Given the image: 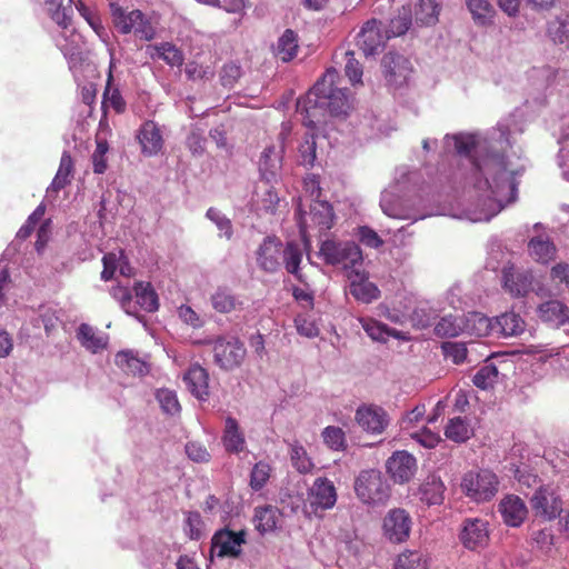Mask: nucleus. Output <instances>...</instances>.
<instances>
[{"instance_id":"obj_1","label":"nucleus","mask_w":569,"mask_h":569,"mask_svg":"<svg viewBox=\"0 0 569 569\" xmlns=\"http://www.w3.org/2000/svg\"><path fill=\"white\" fill-rule=\"evenodd\" d=\"M339 73L328 69L303 98L297 101V112L303 126L315 129L327 121V116L347 117L353 109V97L348 89L337 87Z\"/></svg>"},{"instance_id":"obj_2","label":"nucleus","mask_w":569,"mask_h":569,"mask_svg":"<svg viewBox=\"0 0 569 569\" xmlns=\"http://www.w3.org/2000/svg\"><path fill=\"white\" fill-rule=\"evenodd\" d=\"M477 172L483 177L476 181L479 190H490L497 194L500 187L507 184L511 191L512 200L517 191L512 177L508 173L507 157L501 152L487 154L483 159L472 161Z\"/></svg>"},{"instance_id":"obj_3","label":"nucleus","mask_w":569,"mask_h":569,"mask_svg":"<svg viewBox=\"0 0 569 569\" xmlns=\"http://www.w3.org/2000/svg\"><path fill=\"white\" fill-rule=\"evenodd\" d=\"M110 16L116 30L121 34L133 33V36L143 41H151L156 38V28L150 18L141 10H128L119 3L109 2Z\"/></svg>"},{"instance_id":"obj_4","label":"nucleus","mask_w":569,"mask_h":569,"mask_svg":"<svg viewBox=\"0 0 569 569\" xmlns=\"http://www.w3.org/2000/svg\"><path fill=\"white\" fill-rule=\"evenodd\" d=\"M319 257L326 264L340 266L347 273L362 267L363 263L362 251L353 241L327 239L320 244Z\"/></svg>"},{"instance_id":"obj_5","label":"nucleus","mask_w":569,"mask_h":569,"mask_svg":"<svg viewBox=\"0 0 569 569\" xmlns=\"http://www.w3.org/2000/svg\"><path fill=\"white\" fill-rule=\"evenodd\" d=\"M353 489L357 498L368 506L386 505L390 498V486L377 469L360 471L355 479Z\"/></svg>"},{"instance_id":"obj_6","label":"nucleus","mask_w":569,"mask_h":569,"mask_svg":"<svg viewBox=\"0 0 569 569\" xmlns=\"http://www.w3.org/2000/svg\"><path fill=\"white\" fill-rule=\"evenodd\" d=\"M531 510L537 519L551 522L563 512V500L551 485H540L529 499Z\"/></svg>"},{"instance_id":"obj_7","label":"nucleus","mask_w":569,"mask_h":569,"mask_svg":"<svg viewBox=\"0 0 569 569\" xmlns=\"http://www.w3.org/2000/svg\"><path fill=\"white\" fill-rule=\"evenodd\" d=\"M499 480L490 470L469 471L461 481V489L476 502L491 500L498 492Z\"/></svg>"},{"instance_id":"obj_8","label":"nucleus","mask_w":569,"mask_h":569,"mask_svg":"<svg viewBox=\"0 0 569 569\" xmlns=\"http://www.w3.org/2000/svg\"><path fill=\"white\" fill-rule=\"evenodd\" d=\"M212 353L214 363L221 370L233 371L243 363L247 349L238 338L219 337L213 341Z\"/></svg>"},{"instance_id":"obj_9","label":"nucleus","mask_w":569,"mask_h":569,"mask_svg":"<svg viewBox=\"0 0 569 569\" xmlns=\"http://www.w3.org/2000/svg\"><path fill=\"white\" fill-rule=\"evenodd\" d=\"M246 543V531L234 532L223 528L214 532L211 539V557L238 558L241 555V546Z\"/></svg>"},{"instance_id":"obj_10","label":"nucleus","mask_w":569,"mask_h":569,"mask_svg":"<svg viewBox=\"0 0 569 569\" xmlns=\"http://www.w3.org/2000/svg\"><path fill=\"white\" fill-rule=\"evenodd\" d=\"M411 526L412 520L409 512L402 508H395L389 510L383 518V535L389 541L401 543L408 540Z\"/></svg>"},{"instance_id":"obj_11","label":"nucleus","mask_w":569,"mask_h":569,"mask_svg":"<svg viewBox=\"0 0 569 569\" xmlns=\"http://www.w3.org/2000/svg\"><path fill=\"white\" fill-rule=\"evenodd\" d=\"M489 523L480 518H467L461 525L459 539L465 548L479 550L489 542Z\"/></svg>"},{"instance_id":"obj_12","label":"nucleus","mask_w":569,"mask_h":569,"mask_svg":"<svg viewBox=\"0 0 569 569\" xmlns=\"http://www.w3.org/2000/svg\"><path fill=\"white\" fill-rule=\"evenodd\" d=\"M382 68L386 81L396 88L406 84L412 72L409 59L395 52L383 56Z\"/></svg>"},{"instance_id":"obj_13","label":"nucleus","mask_w":569,"mask_h":569,"mask_svg":"<svg viewBox=\"0 0 569 569\" xmlns=\"http://www.w3.org/2000/svg\"><path fill=\"white\" fill-rule=\"evenodd\" d=\"M380 27L381 22L377 19L368 20L357 36V46L367 57L378 53L390 39Z\"/></svg>"},{"instance_id":"obj_14","label":"nucleus","mask_w":569,"mask_h":569,"mask_svg":"<svg viewBox=\"0 0 569 569\" xmlns=\"http://www.w3.org/2000/svg\"><path fill=\"white\" fill-rule=\"evenodd\" d=\"M347 277L350 282L349 292L357 301L368 305L380 298L379 288L368 280L369 274L362 267L348 272Z\"/></svg>"},{"instance_id":"obj_15","label":"nucleus","mask_w":569,"mask_h":569,"mask_svg":"<svg viewBox=\"0 0 569 569\" xmlns=\"http://www.w3.org/2000/svg\"><path fill=\"white\" fill-rule=\"evenodd\" d=\"M498 512L507 527L519 528L528 518L529 510L523 501L517 495H506L498 503Z\"/></svg>"},{"instance_id":"obj_16","label":"nucleus","mask_w":569,"mask_h":569,"mask_svg":"<svg viewBox=\"0 0 569 569\" xmlns=\"http://www.w3.org/2000/svg\"><path fill=\"white\" fill-rule=\"evenodd\" d=\"M356 421L366 432L381 435L389 425V417L383 408L369 405L357 409Z\"/></svg>"},{"instance_id":"obj_17","label":"nucleus","mask_w":569,"mask_h":569,"mask_svg":"<svg viewBox=\"0 0 569 569\" xmlns=\"http://www.w3.org/2000/svg\"><path fill=\"white\" fill-rule=\"evenodd\" d=\"M281 253V240L274 236L266 237L256 251V262L262 271L273 273L280 268Z\"/></svg>"},{"instance_id":"obj_18","label":"nucleus","mask_w":569,"mask_h":569,"mask_svg":"<svg viewBox=\"0 0 569 569\" xmlns=\"http://www.w3.org/2000/svg\"><path fill=\"white\" fill-rule=\"evenodd\" d=\"M387 471L398 483L408 482L417 471L416 458L407 451H396L387 460Z\"/></svg>"},{"instance_id":"obj_19","label":"nucleus","mask_w":569,"mask_h":569,"mask_svg":"<svg viewBox=\"0 0 569 569\" xmlns=\"http://www.w3.org/2000/svg\"><path fill=\"white\" fill-rule=\"evenodd\" d=\"M309 502L315 511L333 508L337 502V491L333 482L326 477L317 478L309 490Z\"/></svg>"},{"instance_id":"obj_20","label":"nucleus","mask_w":569,"mask_h":569,"mask_svg":"<svg viewBox=\"0 0 569 569\" xmlns=\"http://www.w3.org/2000/svg\"><path fill=\"white\" fill-rule=\"evenodd\" d=\"M502 280L503 288L512 297H525L532 289V274L528 271H519L513 266L503 268Z\"/></svg>"},{"instance_id":"obj_21","label":"nucleus","mask_w":569,"mask_h":569,"mask_svg":"<svg viewBox=\"0 0 569 569\" xmlns=\"http://www.w3.org/2000/svg\"><path fill=\"white\" fill-rule=\"evenodd\" d=\"M137 139L141 146V152L147 157L156 156L162 150V132L152 120H147L140 126Z\"/></svg>"},{"instance_id":"obj_22","label":"nucleus","mask_w":569,"mask_h":569,"mask_svg":"<svg viewBox=\"0 0 569 569\" xmlns=\"http://www.w3.org/2000/svg\"><path fill=\"white\" fill-rule=\"evenodd\" d=\"M280 199L274 188L268 181L257 183L251 198L252 210L261 216L274 213Z\"/></svg>"},{"instance_id":"obj_23","label":"nucleus","mask_w":569,"mask_h":569,"mask_svg":"<svg viewBox=\"0 0 569 569\" xmlns=\"http://www.w3.org/2000/svg\"><path fill=\"white\" fill-rule=\"evenodd\" d=\"M187 389L200 401L209 398V373L198 363L192 365L183 375Z\"/></svg>"},{"instance_id":"obj_24","label":"nucleus","mask_w":569,"mask_h":569,"mask_svg":"<svg viewBox=\"0 0 569 569\" xmlns=\"http://www.w3.org/2000/svg\"><path fill=\"white\" fill-rule=\"evenodd\" d=\"M537 316L552 328H560L569 322V310L558 300H549L539 305Z\"/></svg>"},{"instance_id":"obj_25","label":"nucleus","mask_w":569,"mask_h":569,"mask_svg":"<svg viewBox=\"0 0 569 569\" xmlns=\"http://www.w3.org/2000/svg\"><path fill=\"white\" fill-rule=\"evenodd\" d=\"M283 148L277 149L274 146L264 148L259 160V171L261 181L270 182L274 179L282 166Z\"/></svg>"},{"instance_id":"obj_26","label":"nucleus","mask_w":569,"mask_h":569,"mask_svg":"<svg viewBox=\"0 0 569 569\" xmlns=\"http://www.w3.org/2000/svg\"><path fill=\"white\" fill-rule=\"evenodd\" d=\"M147 52L152 60L160 59L170 67H181L184 61L183 52L171 42L148 46Z\"/></svg>"},{"instance_id":"obj_27","label":"nucleus","mask_w":569,"mask_h":569,"mask_svg":"<svg viewBox=\"0 0 569 569\" xmlns=\"http://www.w3.org/2000/svg\"><path fill=\"white\" fill-rule=\"evenodd\" d=\"M116 365L126 373L132 376H146L149 373V363L137 357L131 350L119 351L114 357Z\"/></svg>"},{"instance_id":"obj_28","label":"nucleus","mask_w":569,"mask_h":569,"mask_svg":"<svg viewBox=\"0 0 569 569\" xmlns=\"http://www.w3.org/2000/svg\"><path fill=\"white\" fill-rule=\"evenodd\" d=\"M222 443L229 453H239L244 449V435L240 430L238 421L232 417L226 419Z\"/></svg>"},{"instance_id":"obj_29","label":"nucleus","mask_w":569,"mask_h":569,"mask_svg":"<svg viewBox=\"0 0 569 569\" xmlns=\"http://www.w3.org/2000/svg\"><path fill=\"white\" fill-rule=\"evenodd\" d=\"M309 217L311 223L315 227H318L320 231H327L333 226V208L326 200H313L312 204L310 206Z\"/></svg>"},{"instance_id":"obj_30","label":"nucleus","mask_w":569,"mask_h":569,"mask_svg":"<svg viewBox=\"0 0 569 569\" xmlns=\"http://www.w3.org/2000/svg\"><path fill=\"white\" fill-rule=\"evenodd\" d=\"M281 518V511L273 506L267 505L254 509L253 523L260 533L271 532L277 528Z\"/></svg>"},{"instance_id":"obj_31","label":"nucleus","mask_w":569,"mask_h":569,"mask_svg":"<svg viewBox=\"0 0 569 569\" xmlns=\"http://www.w3.org/2000/svg\"><path fill=\"white\" fill-rule=\"evenodd\" d=\"M74 171V162L69 151L61 154L58 171L50 184V189L54 192L60 191L71 183Z\"/></svg>"},{"instance_id":"obj_32","label":"nucleus","mask_w":569,"mask_h":569,"mask_svg":"<svg viewBox=\"0 0 569 569\" xmlns=\"http://www.w3.org/2000/svg\"><path fill=\"white\" fill-rule=\"evenodd\" d=\"M281 258L283 259L287 272L293 274L297 280L303 282L302 274L300 273V263L302 260V250L295 241H289L286 247H282Z\"/></svg>"},{"instance_id":"obj_33","label":"nucleus","mask_w":569,"mask_h":569,"mask_svg":"<svg viewBox=\"0 0 569 569\" xmlns=\"http://www.w3.org/2000/svg\"><path fill=\"white\" fill-rule=\"evenodd\" d=\"M64 0H46V6L50 18L61 28L67 29L72 22L71 0L63 3Z\"/></svg>"},{"instance_id":"obj_34","label":"nucleus","mask_w":569,"mask_h":569,"mask_svg":"<svg viewBox=\"0 0 569 569\" xmlns=\"http://www.w3.org/2000/svg\"><path fill=\"white\" fill-rule=\"evenodd\" d=\"M136 303L147 312H154L159 308L158 295L150 282H137L133 287Z\"/></svg>"},{"instance_id":"obj_35","label":"nucleus","mask_w":569,"mask_h":569,"mask_svg":"<svg viewBox=\"0 0 569 569\" xmlns=\"http://www.w3.org/2000/svg\"><path fill=\"white\" fill-rule=\"evenodd\" d=\"M495 326L502 336L513 337L525 331L526 322L518 313L510 311L497 317Z\"/></svg>"},{"instance_id":"obj_36","label":"nucleus","mask_w":569,"mask_h":569,"mask_svg":"<svg viewBox=\"0 0 569 569\" xmlns=\"http://www.w3.org/2000/svg\"><path fill=\"white\" fill-rule=\"evenodd\" d=\"M359 322L373 341L385 342L388 337H399V332L396 329H390L387 325L373 318L363 317L359 319Z\"/></svg>"},{"instance_id":"obj_37","label":"nucleus","mask_w":569,"mask_h":569,"mask_svg":"<svg viewBox=\"0 0 569 569\" xmlns=\"http://www.w3.org/2000/svg\"><path fill=\"white\" fill-rule=\"evenodd\" d=\"M298 48L297 33L291 29H287L278 39L274 53L283 62H289L297 56Z\"/></svg>"},{"instance_id":"obj_38","label":"nucleus","mask_w":569,"mask_h":569,"mask_svg":"<svg viewBox=\"0 0 569 569\" xmlns=\"http://www.w3.org/2000/svg\"><path fill=\"white\" fill-rule=\"evenodd\" d=\"M445 485L440 478L428 477L420 487L421 500L428 506L441 505L443 501Z\"/></svg>"},{"instance_id":"obj_39","label":"nucleus","mask_w":569,"mask_h":569,"mask_svg":"<svg viewBox=\"0 0 569 569\" xmlns=\"http://www.w3.org/2000/svg\"><path fill=\"white\" fill-rule=\"evenodd\" d=\"M113 76L111 71L108 74L107 84L102 96V109L111 108L117 113H123L127 109V103L117 87H113Z\"/></svg>"},{"instance_id":"obj_40","label":"nucleus","mask_w":569,"mask_h":569,"mask_svg":"<svg viewBox=\"0 0 569 569\" xmlns=\"http://www.w3.org/2000/svg\"><path fill=\"white\" fill-rule=\"evenodd\" d=\"M476 24L486 27L492 23L495 9L489 0H466Z\"/></svg>"},{"instance_id":"obj_41","label":"nucleus","mask_w":569,"mask_h":569,"mask_svg":"<svg viewBox=\"0 0 569 569\" xmlns=\"http://www.w3.org/2000/svg\"><path fill=\"white\" fill-rule=\"evenodd\" d=\"M393 569H429L428 558L419 550H405L396 559Z\"/></svg>"},{"instance_id":"obj_42","label":"nucleus","mask_w":569,"mask_h":569,"mask_svg":"<svg viewBox=\"0 0 569 569\" xmlns=\"http://www.w3.org/2000/svg\"><path fill=\"white\" fill-rule=\"evenodd\" d=\"M493 328L491 320L480 312H470L463 320V330L478 337L488 336Z\"/></svg>"},{"instance_id":"obj_43","label":"nucleus","mask_w":569,"mask_h":569,"mask_svg":"<svg viewBox=\"0 0 569 569\" xmlns=\"http://www.w3.org/2000/svg\"><path fill=\"white\" fill-rule=\"evenodd\" d=\"M445 436L455 442H465L472 436V429L467 423L466 419L455 417L449 419L446 428Z\"/></svg>"},{"instance_id":"obj_44","label":"nucleus","mask_w":569,"mask_h":569,"mask_svg":"<svg viewBox=\"0 0 569 569\" xmlns=\"http://www.w3.org/2000/svg\"><path fill=\"white\" fill-rule=\"evenodd\" d=\"M211 303L213 309L220 313H229L241 306L237 297L227 288H219L211 296Z\"/></svg>"},{"instance_id":"obj_45","label":"nucleus","mask_w":569,"mask_h":569,"mask_svg":"<svg viewBox=\"0 0 569 569\" xmlns=\"http://www.w3.org/2000/svg\"><path fill=\"white\" fill-rule=\"evenodd\" d=\"M530 256L540 262H548L556 253L555 244L542 237L532 238L528 244Z\"/></svg>"},{"instance_id":"obj_46","label":"nucleus","mask_w":569,"mask_h":569,"mask_svg":"<svg viewBox=\"0 0 569 569\" xmlns=\"http://www.w3.org/2000/svg\"><path fill=\"white\" fill-rule=\"evenodd\" d=\"M78 339L84 348L92 352L103 349L107 345L104 339L97 336L93 328L87 323L80 325L78 329Z\"/></svg>"},{"instance_id":"obj_47","label":"nucleus","mask_w":569,"mask_h":569,"mask_svg":"<svg viewBox=\"0 0 569 569\" xmlns=\"http://www.w3.org/2000/svg\"><path fill=\"white\" fill-rule=\"evenodd\" d=\"M411 22L412 17L410 8L402 7L398 16L390 20L389 27L385 32L387 36H390V38L402 36L409 30Z\"/></svg>"},{"instance_id":"obj_48","label":"nucleus","mask_w":569,"mask_h":569,"mask_svg":"<svg viewBox=\"0 0 569 569\" xmlns=\"http://www.w3.org/2000/svg\"><path fill=\"white\" fill-rule=\"evenodd\" d=\"M290 459L292 466L300 473H309L315 467L312 460L307 453V450L298 441L291 445Z\"/></svg>"},{"instance_id":"obj_49","label":"nucleus","mask_w":569,"mask_h":569,"mask_svg":"<svg viewBox=\"0 0 569 569\" xmlns=\"http://www.w3.org/2000/svg\"><path fill=\"white\" fill-rule=\"evenodd\" d=\"M462 331L463 319L451 315L441 318L435 327V333L441 338L457 337Z\"/></svg>"},{"instance_id":"obj_50","label":"nucleus","mask_w":569,"mask_h":569,"mask_svg":"<svg viewBox=\"0 0 569 569\" xmlns=\"http://www.w3.org/2000/svg\"><path fill=\"white\" fill-rule=\"evenodd\" d=\"M183 531L191 540H199L204 533V523L198 511L184 512Z\"/></svg>"},{"instance_id":"obj_51","label":"nucleus","mask_w":569,"mask_h":569,"mask_svg":"<svg viewBox=\"0 0 569 569\" xmlns=\"http://www.w3.org/2000/svg\"><path fill=\"white\" fill-rule=\"evenodd\" d=\"M439 11L436 0H418L416 18L423 24H435L438 21Z\"/></svg>"},{"instance_id":"obj_52","label":"nucleus","mask_w":569,"mask_h":569,"mask_svg":"<svg viewBox=\"0 0 569 569\" xmlns=\"http://www.w3.org/2000/svg\"><path fill=\"white\" fill-rule=\"evenodd\" d=\"M498 368L493 363L482 366L473 376L472 382L480 389L491 388L498 379Z\"/></svg>"},{"instance_id":"obj_53","label":"nucleus","mask_w":569,"mask_h":569,"mask_svg":"<svg viewBox=\"0 0 569 569\" xmlns=\"http://www.w3.org/2000/svg\"><path fill=\"white\" fill-rule=\"evenodd\" d=\"M323 442L332 450L340 451L347 447L345 431L335 426H328L322 431Z\"/></svg>"},{"instance_id":"obj_54","label":"nucleus","mask_w":569,"mask_h":569,"mask_svg":"<svg viewBox=\"0 0 569 569\" xmlns=\"http://www.w3.org/2000/svg\"><path fill=\"white\" fill-rule=\"evenodd\" d=\"M271 475V467L264 461L257 462L250 473V487L254 491L261 490L268 482Z\"/></svg>"},{"instance_id":"obj_55","label":"nucleus","mask_w":569,"mask_h":569,"mask_svg":"<svg viewBox=\"0 0 569 569\" xmlns=\"http://www.w3.org/2000/svg\"><path fill=\"white\" fill-rule=\"evenodd\" d=\"M74 6L80 16L88 22V24L93 29V31L99 37H102L106 33V30L102 26L99 14L91 8H89L82 0H78L74 3Z\"/></svg>"},{"instance_id":"obj_56","label":"nucleus","mask_w":569,"mask_h":569,"mask_svg":"<svg viewBox=\"0 0 569 569\" xmlns=\"http://www.w3.org/2000/svg\"><path fill=\"white\" fill-rule=\"evenodd\" d=\"M111 297L117 300L128 315H136L138 309L132 301V293L128 287L114 286L110 290Z\"/></svg>"},{"instance_id":"obj_57","label":"nucleus","mask_w":569,"mask_h":569,"mask_svg":"<svg viewBox=\"0 0 569 569\" xmlns=\"http://www.w3.org/2000/svg\"><path fill=\"white\" fill-rule=\"evenodd\" d=\"M156 398L166 413L177 415L180 412L181 406L174 391L169 389H159L156 393Z\"/></svg>"},{"instance_id":"obj_58","label":"nucleus","mask_w":569,"mask_h":569,"mask_svg":"<svg viewBox=\"0 0 569 569\" xmlns=\"http://www.w3.org/2000/svg\"><path fill=\"white\" fill-rule=\"evenodd\" d=\"M97 146L92 153V164H93V172L101 174L104 173L108 164H107V158L106 154L109 150V144L103 139H97Z\"/></svg>"},{"instance_id":"obj_59","label":"nucleus","mask_w":569,"mask_h":569,"mask_svg":"<svg viewBox=\"0 0 569 569\" xmlns=\"http://www.w3.org/2000/svg\"><path fill=\"white\" fill-rule=\"evenodd\" d=\"M122 259H126L123 250H120L118 254L114 252H108L102 257L103 270L101 272V279L103 281H109L113 278L118 268V262Z\"/></svg>"},{"instance_id":"obj_60","label":"nucleus","mask_w":569,"mask_h":569,"mask_svg":"<svg viewBox=\"0 0 569 569\" xmlns=\"http://www.w3.org/2000/svg\"><path fill=\"white\" fill-rule=\"evenodd\" d=\"M206 217L217 226V228L227 239H231L233 229L229 218H227L216 208H209L207 210Z\"/></svg>"},{"instance_id":"obj_61","label":"nucleus","mask_w":569,"mask_h":569,"mask_svg":"<svg viewBox=\"0 0 569 569\" xmlns=\"http://www.w3.org/2000/svg\"><path fill=\"white\" fill-rule=\"evenodd\" d=\"M316 149L315 134H306L303 142L299 147L300 163L306 167H312L316 161Z\"/></svg>"},{"instance_id":"obj_62","label":"nucleus","mask_w":569,"mask_h":569,"mask_svg":"<svg viewBox=\"0 0 569 569\" xmlns=\"http://www.w3.org/2000/svg\"><path fill=\"white\" fill-rule=\"evenodd\" d=\"M442 351L446 358L451 359L456 365L462 363L467 359V347L462 342H443Z\"/></svg>"},{"instance_id":"obj_63","label":"nucleus","mask_w":569,"mask_h":569,"mask_svg":"<svg viewBox=\"0 0 569 569\" xmlns=\"http://www.w3.org/2000/svg\"><path fill=\"white\" fill-rule=\"evenodd\" d=\"M242 74L241 67L234 62L224 63L220 71V81L223 87L232 88Z\"/></svg>"},{"instance_id":"obj_64","label":"nucleus","mask_w":569,"mask_h":569,"mask_svg":"<svg viewBox=\"0 0 569 569\" xmlns=\"http://www.w3.org/2000/svg\"><path fill=\"white\" fill-rule=\"evenodd\" d=\"M186 453L189 459L197 463H206L211 459L206 446L197 441H190L186 445Z\"/></svg>"}]
</instances>
